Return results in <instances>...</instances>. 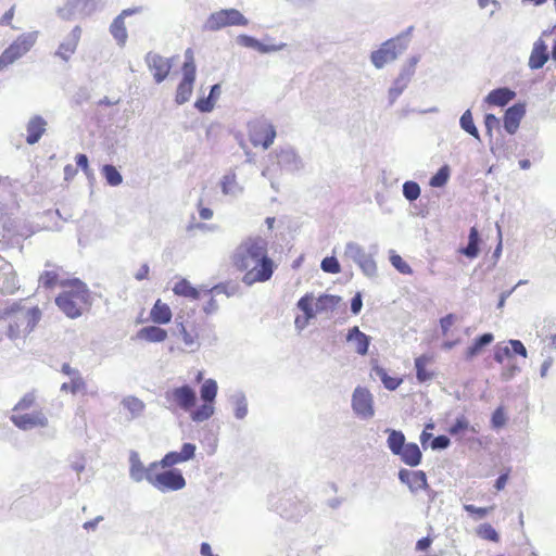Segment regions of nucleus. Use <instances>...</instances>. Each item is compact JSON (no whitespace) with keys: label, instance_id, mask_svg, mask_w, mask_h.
<instances>
[{"label":"nucleus","instance_id":"obj_35","mask_svg":"<svg viewBox=\"0 0 556 556\" xmlns=\"http://www.w3.org/2000/svg\"><path fill=\"white\" fill-rule=\"evenodd\" d=\"M370 376L372 378H379L383 383L384 388L389 391L396 390L402 383L401 378L389 376L387 370L377 364L372 365Z\"/></svg>","mask_w":556,"mask_h":556},{"label":"nucleus","instance_id":"obj_49","mask_svg":"<svg viewBox=\"0 0 556 556\" xmlns=\"http://www.w3.org/2000/svg\"><path fill=\"white\" fill-rule=\"evenodd\" d=\"M313 293H306L296 303L298 308L303 312L304 316H306V319H313L316 316V313L313 308Z\"/></svg>","mask_w":556,"mask_h":556},{"label":"nucleus","instance_id":"obj_20","mask_svg":"<svg viewBox=\"0 0 556 556\" xmlns=\"http://www.w3.org/2000/svg\"><path fill=\"white\" fill-rule=\"evenodd\" d=\"M526 115V104L518 102L509 106L503 116V127L509 134L514 135L519 128L520 122Z\"/></svg>","mask_w":556,"mask_h":556},{"label":"nucleus","instance_id":"obj_51","mask_svg":"<svg viewBox=\"0 0 556 556\" xmlns=\"http://www.w3.org/2000/svg\"><path fill=\"white\" fill-rule=\"evenodd\" d=\"M402 192L408 202H414L420 197L421 189L416 181L407 180L403 184Z\"/></svg>","mask_w":556,"mask_h":556},{"label":"nucleus","instance_id":"obj_31","mask_svg":"<svg viewBox=\"0 0 556 556\" xmlns=\"http://www.w3.org/2000/svg\"><path fill=\"white\" fill-rule=\"evenodd\" d=\"M432 362V356L422 354L415 358L414 365L416 370V379L420 383L432 380L435 376L434 371L428 370L427 365Z\"/></svg>","mask_w":556,"mask_h":556},{"label":"nucleus","instance_id":"obj_33","mask_svg":"<svg viewBox=\"0 0 556 556\" xmlns=\"http://www.w3.org/2000/svg\"><path fill=\"white\" fill-rule=\"evenodd\" d=\"M121 405L129 413L128 420H134L141 417L146 409L143 401L134 395L125 396Z\"/></svg>","mask_w":556,"mask_h":556},{"label":"nucleus","instance_id":"obj_64","mask_svg":"<svg viewBox=\"0 0 556 556\" xmlns=\"http://www.w3.org/2000/svg\"><path fill=\"white\" fill-rule=\"evenodd\" d=\"M214 104L215 102L206 97L198 99L194 103V108L201 113H208L214 109Z\"/></svg>","mask_w":556,"mask_h":556},{"label":"nucleus","instance_id":"obj_3","mask_svg":"<svg viewBox=\"0 0 556 556\" xmlns=\"http://www.w3.org/2000/svg\"><path fill=\"white\" fill-rule=\"evenodd\" d=\"M89 299L87 286L78 279L74 280L73 289L64 291L55 299V304L70 318L81 315L79 304H86Z\"/></svg>","mask_w":556,"mask_h":556},{"label":"nucleus","instance_id":"obj_22","mask_svg":"<svg viewBox=\"0 0 556 556\" xmlns=\"http://www.w3.org/2000/svg\"><path fill=\"white\" fill-rule=\"evenodd\" d=\"M81 33L83 31L80 26H75L60 43L58 50L55 51V55L67 62L71 55L74 54L77 49Z\"/></svg>","mask_w":556,"mask_h":556},{"label":"nucleus","instance_id":"obj_16","mask_svg":"<svg viewBox=\"0 0 556 556\" xmlns=\"http://www.w3.org/2000/svg\"><path fill=\"white\" fill-rule=\"evenodd\" d=\"M129 464V477L137 483L142 482L143 480L150 483V476H153L155 469H159L156 462H152L146 467L136 451L130 452Z\"/></svg>","mask_w":556,"mask_h":556},{"label":"nucleus","instance_id":"obj_43","mask_svg":"<svg viewBox=\"0 0 556 556\" xmlns=\"http://www.w3.org/2000/svg\"><path fill=\"white\" fill-rule=\"evenodd\" d=\"M459 126L460 128L467 132L468 135L472 136L475 139L480 140V134L479 130L473 122L471 110H466L463 115L459 118Z\"/></svg>","mask_w":556,"mask_h":556},{"label":"nucleus","instance_id":"obj_18","mask_svg":"<svg viewBox=\"0 0 556 556\" xmlns=\"http://www.w3.org/2000/svg\"><path fill=\"white\" fill-rule=\"evenodd\" d=\"M10 419L15 427L23 431H28L38 427L45 428L49 424L47 416L41 410L31 414L12 415Z\"/></svg>","mask_w":556,"mask_h":556},{"label":"nucleus","instance_id":"obj_32","mask_svg":"<svg viewBox=\"0 0 556 556\" xmlns=\"http://www.w3.org/2000/svg\"><path fill=\"white\" fill-rule=\"evenodd\" d=\"M401 460L409 466V467H416L421 463L422 454L419 448V446L416 443L409 442L405 448H403L399 455Z\"/></svg>","mask_w":556,"mask_h":556},{"label":"nucleus","instance_id":"obj_47","mask_svg":"<svg viewBox=\"0 0 556 556\" xmlns=\"http://www.w3.org/2000/svg\"><path fill=\"white\" fill-rule=\"evenodd\" d=\"M451 175V169L448 165L441 166L438 172L430 178L429 185L433 188H442L444 187Z\"/></svg>","mask_w":556,"mask_h":556},{"label":"nucleus","instance_id":"obj_24","mask_svg":"<svg viewBox=\"0 0 556 556\" xmlns=\"http://www.w3.org/2000/svg\"><path fill=\"white\" fill-rule=\"evenodd\" d=\"M549 59L547 43L540 37L533 42V47L529 56L528 66L531 70H540Z\"/></svg>","mask_w":556,"mask_h":556},{"label":"nucleus","instance_id":"obj_44","mask_svg":"<svg viewBox=\"0 0 556 556\" xmlns=\"http://www.w3.org/2000/svg\"><path fill=\"white\" fill-rule=\"evenodd\" d=\"M173 291L177 295H181L185 298H189L192 300H197L200 296V292L197 288H194L187 279H181L176 282Z\"/></svg>","mask_w":556,"mask_h":556},{"label":"nucleus","instance_id":"obj_36","mask_svg":"<svg viewBox=\"0 0 556 556\" xmlns=\"http://www.w3.org/2000/svg\"><path fill=\"white\" fill-rule=\"evenodd\" d=\"M384 432L388 433L387 445L389 450L393 455L397 456L399 453L408 444L406 443L404 433L401 430L390 428H387Z\"/></svg>","mask_w":556,"mask_h":556},{"label":"nucleus","instance_id":"obj_7","mask_svg":"<svg viewBox=\"0 0 556 556\" xmlns=\"http://www.w3.org/2000/svg\"><path fill=\"white\" fill-rule=\"evenodd\" d=\"M150 484L162 493L181 490L186 486V479L179 469H155L150 476Z\"/></svg>","mask_w":556,"mask_h":556},{"label":"nucleus","instance_id":"obj_50","mask_svg":"<svg viewBox=\"0 0 556 556\" xmlns=\"http://www.w3.org/2000/svg\"><path fill=\"white\" fill-rule=\"evenodd\" d=\"M466 430H470L473 433L477 432L476 428L469 425L468 419L464 415H460L456 418L455 422L451 425V427L448 428V433L455 437L465 432Z\"/></svg>","mask_w":556,"mask_h":556},{"label":"nucleus","instance_id":"obj_8","mask_svg":"<svg viewBox=\"0 0 556 556\" xmlns=\"http://www.w3.org/2000/svg\"><path fill=\"white\" fill-rule=\"evenodd\" d=\"M104 8V0H67L58 9V15L65 21L76 16L86 17Z\"/></svg>","mask_w":556,"mask_h":556},{"label":"nucleus","instance_id":"obj_39","mask_svg":"<svg viewBox=\"0 0 556 556\" xmlns=\"http://www.w3.org/2000/svg\"><path fill=\"white\" fill-rule=\"evenodd\" d=\"M150 317L153 323L165 325L168 324L172 319V311L167 304L162 303L161 300H157L151 308Z\"/></svg>","mask_w":556,"mask_h":556},{"label":"nucleus","instance_id":"obj_55","mask_svg":"<svg viewBox=\"0 0 556 556\" xmlns=\"http://www.w3.org/2000/svg\"><path fill=\"white\" fill-rule=\"evenodd\" d=\"M320 268L325 273L338 274L341 271V266L336 256H327L320 263Z\"/></svg>","mask_w":556,"mask_h":556},{"label":"nucleus","instance_id":"obj_12","mask_svg":"<svg viewBox=\"0 0 556 556\" xmlns=\"http://www.w3.org/2000/svg\"><path fill=\"white\" fill-rule=\"evenodd\" d=\"M352 409L361 419L367 420L374 417L372 395L366 388H355L352 394Z\"/></svg>","mask_w":556,"mask_h":556},{"label":"nucleus","instance_id":"obj_46","mask_svg":"<svg viewBox=\"0 0 556 556\" xmlns=\"http://www.w3.org/2000/svg\"><path fill=\"white\" fill-rule=\"evenodd\" d=\"M101 174L106 184L111 187H117L123 182V176L118 169L112 164H105L101 168Z\"/></svg>","mask_w":556,"mask_h":556},{"label":"nucleus","instance_id":"obj_30","mask_svg":"<svg viewBox=\"0 0 556 556\" xmlns=\"http://www.w3.org/2000/svg\"><path fill=\"white\" fill-rule=\"evenodd\" d=\"M194 80L195 74L182 73V79L178 84L176 90L175 101L177 104L181 105L189 101L192 94Z\"/></svg>","mask_w":556,"mask_h":556},{"label":"nucleus","instance_id":"obj_6","mask_svg":"<svg viewBox=\"0 0 556 556\" xmlns=\"http://www.w3.org/2000/svg\"><path fill=\"white\" fill-rule=\"evenodd\" d=\"M405 51V42L401 37H393L382 42L379 49L370 53V62L377 70L394 62Z\"/></svg>","mask_w":556,"mask_h":556},{"label":"nucleus","instance_id":"obj_19","mask_svg":"<svg viewBox=\"0 0 556 556\" xmlns=\"http://www.w3.org/2000/svg\"><path fill=\"white\" fill-rule=\"evenodd\" d=\"M180 318L181 317L178 316L175 319L176 329L174 334L180 336L185 345L190 349V352H194L199 350L201 340L204 341L205 337L195 329L189 330L187 325L182 320H179Z\"/></svg>","mask_w":556,"mask_h":556},{"label":"nucleus","instance_id":"obj_37","mask_svg":"<svg viewBox=\"0 0 556 556\" xmlns=\"http://www.w3.org/2000/svg\"><path fill=\"white\" fill-rule=\"evenodd\" d=\"M229 401L233 406V415L237 419L242 420L248 415V400L243 391L238 390L229 396Z\"/></svg>","mask_w":556,"mask_h":556},{"label":"nucleus","instance_id":"obj_4","mask_svg":"<svg viewBox=\"0 0 556 556\" xmlns=\"http://www.w3.org/2000/svg\"><path fill=\"white\" fill-rule=\"evenodd\" d=\"M370 252H367L364 247L354 241H349L345 244L344 256L353 261L368 278H375L378 274L377 263L375 255L377 254V245H372Z\"/></svg>","mask_w":556,"mask_h":556},{"label":"nucleus","instance_id":"obj_42","mask_svg":"<svg viewBox=\"0 0 556 556\" xmlns=\"http://www.w3.org/2000/svg\"><path fill=\"white\" fill-rule=\"evenodd\" d=\"M214 403L203 402L202 405L190 410V417L194 422H203L208 420L214 415Z\"/></svg>","mask_w":556,"mask_h":556},{"label":"nucleus","instance_id":"obj_11","mask_svg":"<svg viewBox=\"0 0 556 556\" xmlns=\"http://www.w3.org/2000/svg\"><path fill=\"white\" fill-rule=\"evenodd\" d=\"M249 135L254 147L262 146L267 150L276 138V129L266 119H258L249 124Z\"/></svg>","mask_w":556,"mask_h":556},{"label":"nucleus","instance_id":"obj_1","mask_svg":"<svg viewBox=\"0 0 556 556\" xmlns=\"http://www.w3.org/2000/svg\"><path fill=\"white\" fill-rule=\"evenodd\" d=\"M233 265L245 271L242 282L247 286L269 280L274 274V262L267 255V241L262 237L244 240L236 249Z\"/></svg>","mask_w":556,"mask_h":556},{"label":"nucleus","instance_id":"obj_21","mask_svg":"<svg viewBox=\"0 0 556 556\" xmlns=\"http://www.w3.org/2000/svg\"><path fill=\"white\" fill-rule=\"evenodd\" d=\"M276 157L279 167L287 172H298L304 166L302 159L291 147L283 148L276 152Z\"/></svg>","mask_w":556,"mask_h":556},{"label":"nucleus","instance_id":"obj_58","mask_svg":"<svg viewBox=\"0 0 556 556\" xmlns=\"http://www.w3.org/2000/svg\"><path fill=\"white\" fill-rule=\"evenodd\" d=\"M484 126H485L486 135L489 136L490 139H492V137H493V129L494 128H497V129L500 128V118H497L492 113H486L484 115Z\"/></svg>","mask_w":556,"mask_h":556},{"label":"nucleus","instance_id":"obj_60","mask_svg":"<svg viewBox=\"0 0 556 556\" xmlns=\"http://www.w3.org/2000/svg\"><path fill=\"white\" fill-rule=\"evenodd\" d=\"M506 424V416L502 406L497 407L491 417V425L494 429H500Z\"/></svg>","mask_w":556,"mask_h":556},{"label":"nucleus","instance_id":"obj_2","mask_svg":"<svg viewBox=\"0 0 556 556\" xmlns=\"http://www.w3.org/2000/svg\"><path fill=\"white\" fill-rule=\"evenodd\" d=\"M41 318V311L37 307H27L23 300L13 302L0 308V321L7 323V336L11 340L25 338L37 326Z\"/></svg>","mask_w":556,"mask_h":556},{"label":"nucleus","instance_id":"obj_15","mask_svg":"<svg viewBox=\"0 0 556 556\" xmlns=\"http://www.w3.org/2000/svg\"><path fill=\"white\" fill-rule=\"evenodd\" d=\"M144 61L148 68L153 72V78L156 84H161L166 79L173 66L170 59L154 52H148Z\"/></svg>","mask_w":556,"mask_h":556},{"label":"nucleus","instance_id":"obj_25","mask_svg":"<svg viewBox=\"0 0 556 556\" xmlns=\"http://www.w3.org/2000/svg\"><path fill=\"white\" fill-rule=\"evenodd\" d=\"M236 41L238 45H240L242 47L257 50L261 53L277 52L287 47V43H285V42H281L278 45H265V43L261 42L258 39H256L252 36L245 35V34L239 35L236 38Z\"/></svg>","mask_w":556,"mask_h":556},{"label":"nucleus","instance_id":"obj_29","mask_svg":"<svg viewBox=\"0 0 556 556\" xmlns=\"http://www.w3.org/2000/svg\"><path fill=\"white\" fill-rule=\"evenodd\" d=\"M47 122L39 115L31 117L26 126L27 137L26 142L28 144L37 143L42 135L46 132Z\"/></svg>","mask_w":556,"mask_h":556},{"label":"nucleus","instance_id":"obj_17","mask_svg":"<svg viewBox=\"0 0 556 556\" xmlns=\"http://www.w3.org/2000/svg\"><path fill=\"white\" fill-rule=\"evenodd\" d=\"M197 446L193 443H184L180 452H168L156 462L157 468L172 469L176 464L188 462L195 455Z\"/></svg>","mask_w":556,"mask_h":556},{"label":"nucleus","instance_id":"obj_54","mask_svg":"<svg viewBox=\"0 0 556 556\" xmlns=\"http://www.w3.org/2000/svg\"><path fill=\"white\" fill-rule=\"evenodd\" d=\"M478 534L481 539L491 542H497L500 540L497 531L490 523L481 525L478 529Z\"/></svg>","mask_w":556,"mask_h":556},{"label":"nucleus","instance_id":"obj_40","mask_svg":"<svg viewBox=\"0 0 556 556\" xmlns=\"http://www.w3.org/2000/svg\"><path fill=\"white\" fill-rule=\"evenodd\" d=\"M138 338L149 342H163L167 338V331L157 326H147L138 331Z\"/></svg>","mask_w":556,"mask_h":556},{"label":"nucleus","instance_id":"obj_61","mask_svg":"<svg viewBox=\"0 0 556 556\" xmlns=\"http://www.w3.org/2000/svg\"><path fill=\"white\" fill-rule=\"evenodd\" d=\"M451 440L447 435L440 434L434 438H432V441L430 443V447L433 451H442L450 446Z\"/></svg>","mask_w":556,"mask_h":556},{"label":"nucleus","instance_id":"obj_26","mask_svg":"<svg viewBox=\"0 0 556 556\" xmlns=\"http://www.w3.org/2000/svg\"><path fill=\"white\" fill-rule=\"evenodd\" d=\"M414 75L400 68L397 77L393 80L392 86L388 90L389 105H393L397 98L404 92L412 81Z\"/></svg>","mask_w":556,"mask_h":556},{"label":"nucleus","instance_id":"obj_5","mask_svg":"<svg viewBox=\"0 0 556 556\" xmlns=\"http://www.w3.org/2000/svg\"><path fill=\"white\" fill-rule=\"evenodd\" d=\"M37 31L24 33L16 38L0 55V72L26 54L37 40Z\"/></svg>","mask_w":556,"mask_h":556},{"label":"nucleus","instance_id":"obj_53","mask_svg":"<svg viewBox=\"0 0 556 556\" xmlns=\"http://www.w3.org/2000/svg\"><path fill=\"white\" fill-rule=\"evenodd\" d=\"M390 262L392 266L399 270L401 274L409 275L413 273L410 266L394 251H391Z\"/></svg>","mask_w":556,"mask_h":556},{"label":"nucleus","instance_id":"obj_14","mask_svg":"<svg viewBox=\"0 0 556 556\" xmlns=\"http://www.w3.org/2000/svg\"><path fill=\"white\" fill-rule=\"evenodd\" d=\"M399 480L406 484L412 493L419 490L426 491L429 495L433 492L427 481V475L422 470L412 471L405 468L399 470Z\"/></svg>","mask_w":556,"mask_h":556},{"label":"nucleus","instance_id":"obj_41","mask_svg":"<svg viewBox=\"0 0 556 556\" xmlns=\"http://www.w3.org/2000/svg\"><path fill=\"white\" fill-rule=\"evenodd\" d=\"M222 192L226 195L238 197L242 193V187L237 182L236 174L225 175L220 182Z\"/></svg>","mask_w":556,"mask_h":556},{"label":"nucleus","instance_id":"obj_13","mask_svg":"<svg viewBox=\"0 0 556 556\" xmlns=\"http://www.w3.org/2000/svg\"><path fill=\"white\" fill-rule=\"evenodd\" d=\"M143 11L142 7H134L124 9L111 23L110 25V34L115 39L116 43L119 47H124L128 39V33L125 25V18L131 16L134 14L141 13Z\"/></svg>","mask_w":556,"mask_h":556},{"label":"nucleus","instance_id":"obj_62","mask_svg":"<svg viewBox=\"0 0 556 556\" xmlns=\"http://www.w3.org/2000/svg\"><path fill=\"white\" fill-rule=\"evenodd\" d=\"M35 394L29 392L26 393L13 407V410H26L29 409L35 403Z\"/></svg>","mask_w":556,"mask_h":556},{"label":"nucleus","instance_id":"obj_38","mask_svg":"<svg viewBox=\"0 0 556 556\" xmlns=\"http://www.w3.org/2000/svg\"><path fill=\"white\" fill-rule=\"evenodd\" d=\"M480 235L476 227H471L468 236V243L459 252L468 258H476L480 253Z\"/></svg>","mask_w":556,"mask_h":556},{"label":"nucleus","instance_id":"obj_45","mask_svg":"<svg viewBox=\"0 0 556 556\" xmlns=\"http://www.w3.org/2000/svg\"><path fill=\"white\" fill-rule=\"evenodd\" d=\"M218 386L214 379H206L200 388V397L203 402H210L215 404Z\"/></svg>","mask_w":556,"mask_h":556},{"label":"nucleus","instance_id":"obj_23","mask_svg":"<svg viewBox=\"0 0 556 556\" xmlns=\"http://www.w3.org/2000/svg\"><path fill=\"white\" fill-rule=\"evenodd\" d=\"M18 289L17 279L13 266L0 256V290L2 293L12 294Z\"/></svg>","mask_w":556,"mask_h":556},{"label":"nucleus","instance_id":"obj_59","mask_svg":"<svg viewBox=\"0 0 556 556\" xmlns=\"http://www.w3.org/2000/svg\"><path fill=\"white\" fill-rule=\"evenodd\" d=\"M182 73H188V74L197 73V66L194 63L193 51L190 48L187 49L185 52V62L182 65Z\"/></svg>","mask_w":556,"mask_h":556},{"label":"nucleus","instance_id":"obj_52","mask_svg":"<svg viewBox=\"0 0 556 556\" xmlns=\"http://www.w3.org/2000/svg\"><path fill=\"white\" fill-rule=\"evenodd\" d=\"M86 389V382L83 377L71 378V382H64L61 386V391L71 392L76 394L77 392Z\"/></svg>","mask_w":556,"mask_h":556},{"label":"nucleus","instance_id":"obj_28","mask_svg":"<svg viewBox=\"0 0 556 556\" xmlns=\"http://www.w3.org/2000/svg\"><path fill=\"white\" fill-rule=\"evenodd\" d=\"M371 338L362 332L357 326L349 329L346 334V342L355 343V351L359 355H366L370 345Z\"/></svg>","mask_w":556,"mask_h":556},{"label":"nucleus","instance_id":"obj_10","mask_svg":"<svg viewBox=\"0 0 556 556\" xmlns=\"http://www.w3.org/2000/svg\"><path fill=\"white\" fill-rule=\"evenodd\" d=\"M164 397L169 404L168 408L175 406L184 412H190L194 408L198 401L195 390L189 384H182L167 390Z\"/></svg>","mask_w":556,"mask_h":556},{"label":"nucleus","instance_id":"obj_48","mask_svg":"<svg viewBox=\"0 0 556 556\" xmlns=\"http://www.w3.org/2000/svg\"><path fill=\"white\" fill-rule=\"evenodd\" d=\"M341 302V298L332 294H323L316 301V311L333 309Z\"/></svg>","mask_w":556,"mask_h":556},{"label":"nucleus","instance_id":"obj_27","mask_svg":"<svg viewBox=\"0 0 556 556\" xmlns=\"http://www.w3.org/2000/svg\"><path fill=\"white\" fill-rule=\"evenodd\" d=\"M516 97V92L508 87H498L491 90L483 102L489 106H505Z\"/></svg>","mask_w":556,"mask_h":556},{"label":"nucleus","instance_id":"obj_57","mask_svg":"<svg viewBox=\"0 0 556 556\" xmlns=\"http://www.w3.org/2000/svg\"><path fill=\"white\" fill-rule=\"evenodd\" d=\"M490 151L496 159H508V153L504 149V143L502 139H496L495 142L490 139Z\"/></svg>","mask_w":556,"mask_h":556},{"label":"nucleus","instance_id":"obj_34","mask_svg":"<svg viewBox=\"0 0 556 556\" xmlns=\"http://www.w3.org/2000/svg\"><path fill=\"white\" fill-rule=\"evenodd\" d=\"M493 340L494 336L491 332H485L481 336H478L473 340L472 344L467 348L465 352V359L470 361L475 356L479 355L485 346L493 342Z\"/></svg>","mask_w":556,"mask_h":556},{"label":"nucleus","instance_id":"obj_56","mask_svg":"<svg viewBox=\"0 0 556 556\" xmlns=\"http://www.w3.org/2000/svg\"><path fill=\"white\" fill-rule=\"evenodd\" d=\"M59 275L54 270H46L39 277V283L45 288H52L56 285Z\"/></svg>","mask_w":556,"mask_h":556},{"label":"nucleus","instance_id":"obj_9","mask_svg":"<svg viewBox=\"0 0 556 556\" xmlns=\"http://www.w3.org/2000/svg\"><path fill=\"white\" fill-rule=\"evenodd\" d=\"M248 18L237 9H223L212 13L204 24L207 30L216 31L226 26H247Z\"/></svg>","mask_w":556,"mask_h":556},{"label":"nucleus","instance_id":"obj_63","mask_svg":"<svg viewBox=\"0 0 556 556\" xmlns=\"http://www.w3.org/2000/svg\"><path fill=\"white\" fill-rule=\"evenodd\" d=\"M75 162L77 167H79L87 177H91L93 175L92 170L89 167L88 156L84 153H78L75 156Z\"/></svg>","mask_w":556,"mask_h":556}]
</instances>
